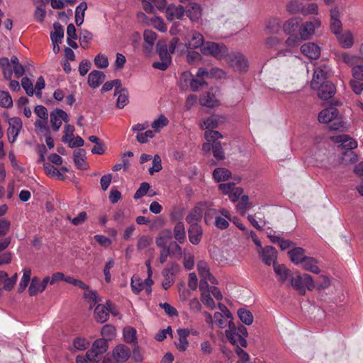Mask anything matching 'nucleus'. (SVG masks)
Instances as JSON below:
<instances>
[{
    "label": "nucleus",
    "instance_id": "1",
    "mask_svg": "<svg viewBox=\"0 0 363 363\" xmlns=\"http://www.w3.org/2000/svg\"><path fill=\"white\" fill-rule=\"evenodd\" d=\"M318 24H284V30L289 35L286 40L289 50H280L279 55H286L290 49L296 47L301 40L310 38Z\"/></svg>",
    "mask_w": 363,
    "mask_h": 363
},
{
    "label": "nucleus",
    "instance_id": "2",
    "mask_svg": "<svg viewBox=\"0 0 363 363\" xmlns=\"http://www.w3.org/2000/svg\"><path fill=\"white\" fill-rule=\"evenodd\" d=\"M318 120L320 123L325 124L336 120V121L329 125L328 128L330 130L345 132L350 127V125L343 119L339 111L333 106H330L320 111L318 116Z\"/></svg>",
    "mask_w": 363,
    "mask_h": 363
},
{
    "label": "nucleus",
    "instance_id": "3",
    "mask_svg": "<svg viewBox=\"0 0 363 363\" xmlns=\"http://www.w3.org/2000/svg\"><path fill=\"white\" fill-rule=\"evenodd\" d=\"M226 338L233 345L238 347H246L247 342L246 337L248 335L246 328L243 325L237 327L233 320L228 321V329L225 332Z\"/></svg>",
    "mask_w": 363,
    "mask_h": 363
},
{
    "label": "nucleus",
    "instance_id": "4",
    "mask_svg": "<svg viewBox=\"0 0 363 363\" xmlns=\"http://www.w3.org/2000/svg\"><path fill=\"white\" fill-rule=\"evenodd\" d=\"M291 286L298 291L300 295H304L306 290L313 291L315 289L314 280L308 274H301L296 272L294 277L290 279Z\"/></svg>",
    "mask_w": 363,
    "mask_h": 363
},
{
    "label": "nucleus",
    "instance_id": "5",
    "mask_svg": "<svg viewBox=\"0 0 363 363\" xmlns=\"http://www.w3.org/2000/svg\"><path fill=\"white\" fill-rule=\"evenodd\" d=\"M332 75V69L326 62L316 65L314 68V73L311 80L312 89H317L321 84L327 82L326 79Z\"/></svg>",
    "mask_w": 363,
    "mask_h": 363
},
{
    "label": "nucleus",
    "instance_id": "6",
    "mask_svg": "<svg viewBox=\"0 0 363 363\" xmlns=\"http://www.w3.org/2000/svg\"><path fill=\"white\" fill-rule=\"evenodd\" d=\"M330 30L335 35L340 46L344 49L351 48L354 43V38L351 31L344 30L342 24H331Z\"/></svg>",
    "mask_w": 363,
    "mask_h": 363
},
{
    "label": "nucleus",
    "instance_id": "7",
    "mask_svg": "<svg viewBox=\"0 0 363 363\" xmlns=\"http://www.w3.org/2000/svg\"><path fill=\"white\" fill-rule=\"evenodd\" d=\"M130 357V350L125 345L120 344L116 346L111 354H108L104 359V363H123Z\"/></svg>",
    "mask_w": 363,
    "mask_h": 363
},
{
    "label": "nucleus",
    "instance_id": "8",
    "mask_svg": "<svg viewBox=\"0 0 363 363\" xmlns=\"http://www.w3.org/2000/svg\"><path fill=\"white\" fill-rule=\"evenodd\" d=\"M201 51L205 55H211L218 60L225 58L228 53V50L225 45L211 41L203 44Z\"/></svg>",
    "mask_w": 363,
    "mask_h": 363
},
{
    "label": "nucleus",
    "instance_id": "9",
    "mask_svg": "<svg viewBox=\"0 0 363 363\" xmlns=\"http://www.w3.org/2000/svg\"><path fill=\"white\" fill-rule=\"evenodd\" d=\"M156 50L160 61L154 62L152 67L162 71L166 70L172 62L171 54L168 51L167 45L164 42L160 41L156 45Z\"/></svg>",
    "mask_w": 363,
    "mask_h": 363
},
{
    "label": "nucleus",
    "instance_id": "10",
    "mask_svg": "<svg viewBox=\"0 0 363 363\" xmlns=\"http://www.w3.org/2000/svg\"><path fill=\"white\" fill-rule=\"evenodd\" d=\"M218 307L220 312L213 314V328L216 326L220 329L228 327V321L233 320V314L230 310L223 303H218Z\"/></svg>",
    "mask_w": 363,
    "mask_h": 363
},
{
    "label": "nucleus",
    "instance_id": "11",
    "mask_svg": "<svg viewBox=\"0 0 363 363\" xmlns=\"http://www.w3.org/2000/svg\"><path fill=\"white\" fill-rule=\"evenodd\" d=\"M225 59L228 65L235 71L245 72L248 67V63L246 58L240 52L228 53Z\"/></svg>",
    "mask_w": 363,
    "mask_h": 363
},
{
    "label": "nucleus",
    "instance_id": "12",
    "mask_svg": "<svg viewBox=\"0 0 363 363\" xmlns=\"http://www.w3.org/2000/svg\"><path fill=\"white\" fill-rule=\"evenodd\" d=\"M152 284L153 281L148 277L145 280H143L139 276L133 275L131 278L130 285L134 294H138L143 290H145L147 294H150Z\"/></svg>",
    "mask_w": 363,
    "mask_h": 363
},
{
    "label": "nucleus",
    "instance_id": "13",
    "mask_svg": "<svg viewBox=\"0 0 363 363\" xmlns=\"http://www.w3.org/2000/svg\"><path fill=\"white\" fill-rule=\"evenodd\" d=\"M257 247V251L259 257L266 265L270 266L271 264L274 265V264H277L276 260L277 259V252L274 247L272 246H266L263 247L262 245L261 247Z\"/></svg>",
    "mask_w": 363,
    "mask_h": 363
},
{
    "label": "nucleus",
    "instance_id": "14",
    "mask_svg": "<svg viewBox=\"0 0 363 363\" xmlns=\"http://www.w3.org/2000/svg\"><path fill=\"white\" fill-rule=\"evenodd\" d=\"M331 140L335 143H340L345 151H352L358 147L357 141L346 134L333 136Z\"/></svg>",
    "mask_w": 363,
    "mask_h": 363
},
{
    "label": "nucleus",
    "instance_id": "15",
    "mask_svg": "<svg viewBox=\"0 0 363 363\" xmlns=\"http://www.w3.org/2000/svg\"><path fill=\"white\" fill-rule=\"evenodd\" d=\"M69 120L67 113L60 108H56L50 113V123L55 131L60 128L63 121L67 123Z\"/></svg>",
    "mask_w": 363,
    "mask_h": 363
},
{
    "label": "nucleus",
    "instance_id": "16",
    "mask_svg": "<svg viewBox=\"0 0 363 363\" xmlns=\"http://www.w3.org/2000/svg\"><path fill=\"white\" fill-rule=\"evenodd\" d=\"M9 128H8L7 135L10 143H14L16 140L20 130L22 128V121L18 117H13L9 120Z\"/></svg>",
    "mask_w": 363,
    "mask_h": 363
},
{
    "label": "nucleus",
    "instance_id": "17",
    "mask_svg": "<svg viewBox=\"0 0 363 363\" xmlns=\"http://www.w3.org/2000/svg\"><path fill=\"white\" fill-rule=\"evenodd\" d=\"M231 220V214L228 210L224 208L219 209V213L215 216L214 225L220 229L225 230L229 226Z\"/></svg>",
    "mask_w": 363,
    "mask_h": 363
},
{
    "label": "nucleus",
    "instance_id": "18",
    "mask_svg": "<svg viewBox=\"0 0 363 363\" xmlns=\"http://www.w3.org/2000/svg\"><path fill=\"white\" fill-rule=\"evenodd\" d=\"M145 44L143 51L147 56H151L154 52L155 44L157 39L156 33L150 30H145L143 34Z\"/></svg>",
    "mask_w": 363,
    "mask_h": 363
},
{
    "label": "nucleus",
    "instance_id": "19",
    "mask_svg": "<svg viewBox=\"0 0 363 363\" xmlns=\"http://www.w3.org/2000/svg\"><path fill=\"white\" fill-rule=\"evenodd\" d=\"M177 333L178 334V341L175 342L176 347L180 352H184L189 345L187 337L190 335V330L187 328H179L177 330Z\"/></svg>",
    "mask_w": 363,
    "mask_h": 363
},
{
    "label": "nucleus",
    "instance_id": "20",
    "mask_svg": "<svg viewBox=\"0 0 363 363\" xmlns=\"http://www.w3.org/2000/svg\"><path fill=\"white\" fill-rule=\"evenodd\" d=\"M204 43L203 35L196 31L191 32L186 38L185 44L186 48L189 49H195L199 47L201 48Z\"/></svg>",
    "mask_w": 363,
    "mask_h": 363
},
{
    "label": "nucleus",
    "instance_id": "21",
    "mask_svg": "<svg viewBox=\"0 0 363 363\" xmlns=\"http://www.w3.org/2000/svg\"><path fill=\"white\" fill-rule=\"evenodd\" d=\"M184 14V9L182 6L170 4L165 9V16L168 21L181 19Z\"/></svg>",
    "mask_w": 363,
    "mask_h": 363
},
{
    "label": "nucleus",
    "instance_id": "22",
    "mask_svg": "<svg viewBox=\"0 0 363 363\" xmlns=\"http://www.w3.org/2000/svg\"><path fill=\"white\" fill-rule=\"evenodd\" d=\"M18 279V274H14L12 277H9L8 274L4 271H0V286L5 291H11L16 285Z\"/></svg>",
    "mask_w": 363,
    "mask_h": 363
},
{
    "label": "nucleus",
    "instance_id": "23",
    "mask_svg": "<svg viewBox=\"0 0 363 363\" xmlns=\"http://www.w3.org/2000/svg\"><path fill=\"white\" fill-rule=\"evenodd\" d=\"M313 89L317 90L318 97L323 100L330 99L335 92V86L330 82H325L321 84L320 87Z\"/></svg>",
    "mask_w": 363,
    "mask_h": 363
},
{
    "label": "nucleus",
    "instance_id": "24",
    "mask_svg": "<svg viewBox=\"0 0 363 363\" xmlns=\"http://www.w3.org/2000/svg\"><path fill=\"white\" fill-rule=\"evenodd\" d=\"M196 76L198 77H206V78L209 77H216L218 79H223L226 77V73L224 70L214 67L208 72L206 69L199 68L196 72Z\"/></svg>",
    "mask_w": 363,
    "mask_h": 363
},
{
    "label": "nucleus",
    "instance_id": "25",
    "mask_svg": "<svg viewBox=\"0 0 363 363\" xmlns=\"http://www.w3.org/2000/svg\"><path fill=\"white\" fill-rule=\"evenodd\" d=\"M201 206L203 214L204 213L205 223L209 225L212 223L213 218L215 219V216L219 213V209L214 208L213 203L209 202L201 203Z\"/></svg>",
    "mask_w": 363,
    "mask_h": 363
},
{
    "label": "nucleus",
    "instance_id": "26",
    "mask_svg": "<svg viewBox=\"0 0 363 363\" xmlns=\"http://www.w3.org/2000/svg\"><path fill=\"white\" fill-rule=\"evenodd\" d=\"M184 13L191 21H197L202 16V8L199 4L191 2L188 4Z\"/></svg>",
    "mask_w": 363,
    "mask_h": 363
},
{
    "label": "nucleus",
    "instance_id": "27",
    "mask_svg": "<svg viewBox=\"0 0 363 363\" xmlns=\"http://www.w3.org/2000/svg\"><path fill=\"white\" fill-rule=\"evenodd\" d=\"M301 52L311 59H316L320 55V48L313 43L303 44L301 48Z\"/></svg>",
    "mask_w": 363,
    "mask_h": 363
},
{
    "label": "nucleus",
    "instance_id": "28",
    "mask_svg": "<svg viewBox=\"0 0 363 363\" xmlns=\"http://www.w3.org/2000/svg\"><path fill=\"white\" fill-rule=\"evenodd\" d=\"M197 270L199 276L203 279H208L211 284H217L216 279L212 276L208 264L201 260L197 263Z\"/></svg>",
    "mask_w": 363,
    "mask_h": 363
},
{
    "label": "nucleus",
    "instance_id": "29",
    "mask_svg": "<svg viewBox=\"0 0 363 363\" xmlns=\"http://www.w3.org/2000/svg\"><path fill=\"white\" fill-rule=\"evenodd\" d=\"M105 77V74L102 71L93 70L89 74L88 84L91 88L96 89L104 81Z\"/></svg>",
    "mask_w": 363,
    "mask_h": 363
},
{
    "label": "nucleus",
    "instance_id": "30",
    "mask_svg": "<svg viewBox=\"0 0 363 363\" xmlns=\"http://www.w3.org/2000/svg\"><path fill=\"white\" fill-rule=\"evenodd\" d=\"M335 59L338 62H343L352 67L356 65L359 57L345 52H337L335 53Z\"/></svg>",
    "mask_w": 363,
    "mask_h": 363
},
{
    "label": "nucleus",
    "instance_id": "31",
    "mask_svg": "<svg viewBox=\"0 0 363 363\" xmlns=\"http://www.w3.org/2000/svg\"><path fill=\"white\" fill-rule=\"evenodd\" d=\"M203 216V209L201 203L196 206L192 211L187 215L186 218V222L192 226L194 225H199L198 222Z\"/></svg>",
    "mask_w": 363,
    "mask_h": 363
},
{
    "label": "nucleus",
    "instance_id": "32",
    "mask_svg": "<svg viewBox=\"0 0 363 363\" xmlns=\"http://www.w3.org/2000/svg\"><path fill=\"white\" fill-rule=\"evenodd\" d=\"M188 233L191 243L194 245H197L201 240L203 229L199 225H194L189 227Z\"/></svg>",
    "mask_w": 363,
    "mask_h": 363
},
{
    "label": "nucleus",
    "instance_id": "33",
    "mask_svg": "<svg viewBox=\"0 0 363 363\" xmlns=\"http://www.w3.org/2000/svg\"><path fill=\"white\" fill-rule=\"evenodd\" d=\"M114 94L117 96L116 106L118 108H123L129 103L128 91L126 89L121 86L114 90Z\"/></svg>",
    "mask_w": 363,
    "mask_h": 363
},
{
    "label": "nucleus",
    "instance_id": "34",
    "mask_svg": "<svg viewBox=\"0 0 363 363\" xmlns=\"http://www.w3.org/2000/svg\"><path fill=\"white\" fill-rule=\"evenodd\" d=\"M288 253L291 261L296 265L301 264L307 257L305 250L302 247H294L289 251Z\"/></svg>",
    "mask_w": 363,
    "mask_h": 363
},
{
    "label": "nucleus",
    "instance_id": "35",
    "mask_svg": "<svg viewBox=\"0 0 363 363\" xmlns=\"http://www.w3.org/2000/svg\"><path fill=\"white\" fill-rule=\"evenodd\" d=\"M94 316L98 322L104 323L109 317V310L107 304H99L94 310Z\"/></svg>",
    "mask_w": 363,
    "mask_h": 363
},
{
    "label": "nucleus",
    "instance_id": "36",
    "mask_svg": "<svg viewBox=\"0 0 363 363\" xmlns=\"http://www.w3.org/2000/svg\"><path fill=\"white\" fill-rule=\"evenodd\" d=\"M273 267L275 274L281 282H284L287 279H291V271L289 270L285 265L274 264Z\"/></svg>",
    "mask_w": 363,
    "mask_h": 363
},
{
    "label": "nucleus",
    "instance_id": "37",
    "mask_svg": "<svg viewBox=\"0 0 363 363\" xmlns=\"http://www.w3.org/2000/svg\"><path fill=\"white\" fill-rule=\"evenodd\" d=\"M231 177V172L226 168L218 167L213 172V178L217 182L227 181Z\"/></svg>",
    "mask_w": 363,
    "mask_h": 363
},
{
    "label": "nucleus",
    "instance_id": "38",
    "mask_svg": "<svg viewBox=\"0 0 363 363\" xmlns=\"http://www.w3.org/2000/svg\"><path fill=\"white\" fill-rule=\"evenodd\" d=\"M302 267L306 271H309L312 273L319 274L320 269L317 265V261L311 257H306L301 264Z\"/></svg>",
    "mask_w": 363,
    "mask_h": 363
},
{
    "label": "nucleus",
    "instance_id": "39",
    "mask_svg": "<svg viewBox=\"0 0 363 363\" xmlns=\"http://www.w3.org/2000/svg\"><path fill=\"white\" fill-rule=\"evenodd\" d=\"M43 168L45 173L50 177L57 179L59 180H64L65 176L60 172V171L55 167L52 164L49 162H45L43 164Z\"/></svg>",
    "mask_w": 363,
    "mask_h": 363
},
{
    "label": "nucleus",
    "instance_id": "40",
    "mask_svg": "<svg viewBox=\"0 0 363 363\" xmlns=\"http://www.w3.org/2000/svg\"><path fill=\"white\" fill-rule=\"evenodd\" d=\"M168 124V118L164 114H160L152 121L151 127L155 133H160L162 129L166 127Z\"/></svg>",
    "mask_w": 363,
    "mask_h": 363
},
{
    "label": "nucleus",
    "instance_id": "41",
    "mask_svg": "<svg viewBox=\"0 0 363 363\" xmlns=\"http://www.w3.org/2000/svg\"><path fill=\"white\" fill-rule=\"evenodd\" d=\"M199 101L201 106L210 108L217 106L219 104L216 96L209 92L206 93L205 95L201 97Z\"/></svg>",
    "mask_w": 363,
    "mask_h": 363
},
{
    "label": "nucleus",
    "instance_id": "42",
    "mask_svg": "<svg viewBox=\"0 0 363 363\" xmlns=\"http://www.w3.org/2000/svg\"><path fill=\"white\" fill-rule=\"evenodd\" d=\"M340 160L345 164H354L359 160V156L353 151H344Z\"/></svg>",
    "mask_w": 363,
    "mask_h": 363
},
{
    "label": "nucleus",
    "instance_id": "43",
    "mask_svg": "<svg viewBox=\"0 0 363 363\" xmlns=\"http://www.w3.org/2000/svg\"><path fill=\"white\" fill-rule=\"evenodd\" d=\"M174 237L179 242L183 243L186 240V230L182 222L177 223L174 228Z\"/></svg>",
    "mask_w": 363,
    "mask_h": 363
},
{
    "label": "nucleus",
    "instance_id": "44",
    "mask_svg": "<svg viewBox=\"0 0 363 363\" xmlns=\"http://www.w3.org/2000/svg\"><path fill=\"white\" fill-rule=\"evenodd\" d=\"M99 355L91 349L87 351L85 357L77 356L76 358L77 363H96L98 362Z\"/></svg>",
    "mask_w": 363,
    "mask_h": 363
},
{
    "label": "nucleus",
    "instance_id": "45",
    "mask_svg": "<svg viewBox=\"0 0 363 363\" xmlns=\"http://www.w3.org/2000/svg\"><path fill=\"white\" fill-rule=\"evenodd\" d=\"M108 347L107 341L100 338L94 341L91 349L99 356L106 352Z\"/></svg>",
    "mask_w": 363,
    "mask_h": 363
},
{
    "label": "nucleus",
    "instance_id": "46",
    "mask_svg": "<svg viewBox=\"0 0 363 363\" xmlns=\"http://www.w3.org/2000/svg\"><path fill=\"white\" fill-rule=\"evenodd\" d=\"M86 152L83 149H78L74 152V162L79 169L85 168Z\"/></svg>",
    "mask_w": 363,
    "mask_h": 363
},
{
    "label": "nucleus",
    "instance_id": "47",
    "mask_svg": "<svg viewBox=\"0 0 363 363\" xmlns=\"http://www.w3.org/2000/svg\"><path fill=\"white\" fill-rule=\"evenodd\" d=\"M252 206V203L249 201L248 196L242 195L238 201L236 208L240 212V214L243 216L245 212Z\"/></svg>",
    "mask_w": 363,
    "mask_h": 363
},
{
    "label": "nucleus",
    "instance_id": "48",
    "mask_svg": "<svg viewBox=\"0 0 363 363\" xmlns=\"http://www.w3.org/2000/svg\"><path fill=\"white\" fill-rule=\"evenodd\" d=\"M238 315L240 321L247 325H250L253 323L254 318L252 313L245 308H240L238 311Z\"/></svg>",
    "mask_w": 363,
    "mask_h": 363
},
{
    "label": "nucleus",
    "instance_id": "49",
    "mask_svg": "<svg viewBox=\"0 0 363 363\" xmlns=\"http://www.w3.org/2000/svg\"><path fill=\"white\" fill-rule=\"evenodd\" d=\"M124 340L128 343H135L137 341L136 330L130 326H127L123 329Z\"/></svg>",
    "mask_w": 363,
    "mask_h": 363
},
{
    "label": "nucleus",
    "instance_id": "50",
    "mask_svg": "<svg viewBox=\"0 0 363 363\" xmlns=\"http://www.w3.org/2000/svg\"><path fill=\"white\" fill-rule=\"evenodd\" d=\"M218 125V120L216 116L206 118L200 123V127L201 129H208V130L217 128Z\"/></svg>",
    "mask_w": 363,
    "mask_h": 363
},
{
    "label": "nucleus",
    "instance_id": "51",
    "mask_svg": "<svg viewBox=\"0 0 363 363\" xmlns=\"http://www.w3.org/2000/svg\"><path fill=\"white\" fill-rule=\"evenodd\" d=\"M31 269L30 268H26L23 270V276L19 283V292L23 291L30 280Z\"/></svg>",
    "mask_w": 363,
    "mask_h": 363
},
{
    "label": "nucleus",
    "instance_id": "52",
    "mask_svg": "<svg viewBox=\"0 0 363 363\" xmlns=\"http://www.w3.org/2000/svg\"><path fill=\"white\" fill-rule=\"evenodd\" d=\"M330 285V280L329 277L325 275L320 276L318 279L314 281V286L315 289L317 290H324L328 289Z\"/></svg>",
    "mask_w": 363,
    "mask_h": 363
},
{
    "label": "nucleus",
    "instance_id": "53",
    "mask_svg": "<svg viewBox=\"0 0 363 363\" xmlns=\"http://www.w3.org/2000/svg\"><path fill=\"white\" fill-rule=\"evenodd\" d=\"M286 10L291 13H302L303 12V6L298 1L293 0L287 4Z\"/></svg>",
    "mask_w": 363,
    "mask_h": 363
},
{
    "label": "nucleus",
    "instance_id": "54",
    "mask_svg": "<svg viewBox=\"0 0 363 363\" xmlns=\"http://www.w3.org/2000/svg\"><path fill=\"white\" fill-rule=\"evenodd\" d=\"M63 37L64 28L60 25L55 24V30L50 34L52 43H62V39Z\"/></svg>",
    "mask_w": 363,
    "mask_h": 363
},
{
    "label": "nucleus",
    "instance_id": "55",
    "mask_svg": "<svg viewBox=\"0 0 363 363\" xmlns=\"http://www.w3.org/2000/svg\"><path fill=\"white\" fill-rule=\"evenodd\" d=\"M102 339H105L106 341L111 340L116 335V328L111 325H105L101 329Z\"/></svg>",
    "mask_w": 363,
    "mask_h": 363
},
{
    "label": "nucleus",
    "instance_id": "56",
    "mask_svg": "<svg viewBox=\"0 0 363 363\" xmlns=\"http://www.w3.org/2000/svg\"><path fill=\"white\" fill-rule=\"evenodd\" d=\"M0 106L4 108H10L13 106V100L8 91H0Z\"/></svg>",
    "mask_w": 363,
    "mask_h": 363
},
{
    "label": "nucleus",
    "instance_id": "57",
    "mask_svg": "<svg viewBox=\"0 0 363 363\" xmlns=\"http://www.w3.org/2000/svg\"><path fill=\"white\" fill-rule=\"evenodd\" d=\"M87 8L86 3L83 1L79 4L75 11V23H83L84 18V11Z\"/></svg>",
    "mask_w": 363,
    "mask_h": 363
},
{
    "label": "nucleus",
    "instance_id": "58",
    "mask_svg": "<svg viewBox=\"0 0 363 363\" xmlns=\"http://www.w3.org/2000/svg\"><path fill=\"white\" fill-rule=\"evenodd\" d=\"M162 169V160L159 155H155L152 158V166L149 168L148 172L150 175L160 172Z\"/></svg>",
    "mask_w": 363,
    "mask_h": 363
},
{
    "label": "nucleus",
    "instance_id": "59",
    "mask_svg": "<svg viewBox=\"0 0 363 363\" xmlns=\"http://www.w3.org/2000/svg\"><path fill=\"white\" fill-rule=\"evenodd\" d=\"M30 296H35L38 293H42L43 290L40 289V284L39 279L35 277L31 279V283L28 288Z\"/></svg>",
    "mask_w": 363,
    "mask_h": 363
},
{
    "label": "nucleus",
    "instance_id": "60",
    "mask_svg": "<svg viewBox=\"0 0 363 363\" xmlns=\"http://www.w3.org/2000/svg\"><path fill=\"white\" fill-rule=\"evenodd\" d=\"M121 86H122V84L121 81L120 79L108 81L104 84V85L101 87V91L102 93L109 91L113 88H115V89H118Z\"/></svg>",
    "mask_w": 363,
    "mask_h": 363
},
{
    "label": "nucleus",
    "instance_id": "61",
    "mask_svg": "<svg viewBox=\"0 0 363 363\" xmlns=\"http://www.w3.org/2000/svg\"><path fill=\"white\" fill-rule=\"evenodd\" d=\"M201 301L204 306L213 310L216 308V303L211 296L210 292H203L201 294Z\"/></svg>",
    "mask_w": 363,
    "mask_h": 363
},
{
    "label": "nucleus",
    "instance_id": "62",
    "mask_svg": "<svg viewBox=\"0 0 363 363\" xmlns=\"http://www.w3.org/2000/svg\"><path fill=\"white\" fill-rule=\"evenodd\" d=\"M350 85L352 90L356 94H360L363 92V80L352 77V79L350 81Z\"/></svg>",
    "mask_w": 363,
    "mask_h": 363
},
{
    "label": "nucleus",
    "instance_id": "63",
    "mask_svg": "<svg viewBox=\"0 0 363 363\" xmlns=\"http://www.w3.org/2000/svg\"><path fill=\"white\" fill-rule=\"evenodd\" d=\"M193 77H194L190 72L186 71L183 72L180 78V87L182 89H188Z\"/></svg>",
    "mask_w": 363,
    "mask_h": 363
},
{
    "label": "nucleus",
    "instance_id": "64",
    "mask_svg": "<svg viewBox=\"0 0 363 363\" xmlns=\"http://www.w3.org/2000/svg\"><path fill=\"white\" fill-rule=\"evenodd\" d=\"M204 138L207 141H208L210 143H213H213H216V141L218 139L222 138L223 135L217 130H206L204 133Z\"/></svg>",
    "mask_w": 363,
    "mask_h": 363
}]
</instances>
